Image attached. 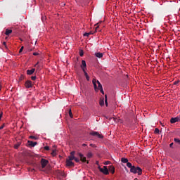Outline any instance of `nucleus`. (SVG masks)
<instances>
[{
  "mask_svg": "<svg viewBox=\"0 0 180 180\" xmlns=\"http://www.w3.org/2000/svg\"><path fill=\"white\" fill-rule=\"evenodd\" d=\"M179 122H180V115L179 116Z\"/></svg>",
  "mask_w": 180,
  "mask_h": 180,
  "instance_id": "obj_54",
  "label": "nucleus"
},
{
  "mask_svg": "<svg viewBox=\"0 0 180 180\" xmlns=\"http://www.w3.org/2000/svg\"><path fill=\"white\" fill-rule=\"evenodd\" d=\"M176 122H179V117L177 116L176 117H172L170 120V123L174 124V123H176Z\"/></svg>",
  "mask_w": 180,
  "mask_h": 180,
  "instance_id": "obj_8",
  "label": "nucleus"
},
{
  "mask_svg": "<svg viewBox=\"0 0 180 180\" xmlns=\"http://www.w3.org/2000/svg\"><path fill=\"white\" fill-rule=\"evenodd\" d=\"M130 172L132 174H138V175H141V174H143V169L139 167L133 166V167L130 169Z\"/></svg>",
  "mask_w": 180,
  "mask_h": 180,
  "instance_id": "obj_1",
  "label": "nucleus"
},
{
  "mask_svg": "<svg viewBox=\"0 0 180 180\" xmlns=\"http://www.w3.org/2000/svg\"><path fill=\"white\" fill-rule=\"evenodd\" d=\"M174 146V143H172L169 144V147L172 148V146Z\"/></svg>",
  "mask_w": 180,
  "mask_h": 180,
  "instance_id": "obj_45",
  "label": "nucleus"
},
{
  "mask_svg": "<svg viewBox=\"0 0 180 180\" xmlns=\"http://www.w3.org/2000/svg\"><path fill=\"white\" fill-rule=\"evenodd\" d=\"M25 86L27 89L32 88L33 86V84L32 83V81L27 80L25 83Z\"/></svg>",
  "mask_w": 180,
  "mask_h": 180,
  "instance_id": "obj_7",
  "label": "nucleus"
},
{
  "mask_svg": "<svg viewBox=\"0 0 180 180\" xmlns=\"http://www.w3.org/2000/svg\"><path fill=\"white\" fill-rule=\"evenodd\" d=\"M30 139H34V140H36V136H30Z\"/></svg>",
  "mask_w": 180,
  "mask_h": 180,
  "instance_id": "obj_39",
  "label": "nucleus"
},
{
  "mask_svg": "<svg viewBox=\"0 0 180 180\" xmlns=\"http://www.w3.org/2000/svg\"><path fill=\"white\" fill-rule=\"evenodd\" d=\"M105 105V100L103 98L100 100V106H103Z\"/></svg>",
  "mask_w": 180,
  "mask_h": 180,
  "instance_id": "obj_23",
  "label": "nucleus"
},
{
  "mask_svg": "<svg viewBox=\"0 0 180 180\" xmlns=\"http://www.w3.org/2000/svg\"><path fill=\"white\" fill-rule=\"evenodd\" d=\"M31 79H32V81H35V79H36V76H32V77H31Z\"/></svg>",
  "mask_w": 180,
  "mask_h": 180,
  "instance_id": "obj_37",
  "label": "nucleus"
},
{
  "mask_svg": "<svg viewBox=\"0 0 180 180\" xmlns=\"http://www.w3.org/2000/svg\"><path fill=\"white\" fill-rule=\"evenodd\" d=\"M20 144H22V142H18L14 145V148H15V150H18L19 147H20Z\"/></svg>",
  "mask_w": 180,
  "mask_h": 180,
  "instance_id": "obj_15",
  "label": "nucleus"
},
{
  "mask_svg": "<svg viewBox=\"0 0 180 180\" xmlns=\"http://www.w3.org/2000/svg\"><path fill=\"white\" fill-rule=\"evenodd\" d=\"M89 134L90 136H94V137H97L98 139H103V135L98 131H91Z\"/></svg>",
  "mask_w": 180,
  "mask_h": 180,
  "instance_id": "obj_4",
  "label": "nucleus"
},
{
  "mask_svg": "<svg viewBox=\"0 0 180 180\" xmlns=\"http://www.w3.org/2000/svg\"><path fill=\"white\" fill-rule=\"evenodd\" d=\"M86 68V62L85 60H82L81 68Z\"/></svg>",
  "mask_w": 180,
  "mask_h": 180,
  "instance_id": "obj_17",
  "label": "nucleus"
},
{
  "mask_svg": "<svg viewBox=\"0 0 180 180\" xmlns=\"http://www.w3.org/2000/svg\"><path fill=\"white\" fill-rule=\"evenodd\" d=\"M84 76H85V77H88V76H89V75H88V73H87L86 72H84Z\"/></svg>",
  "mask_w": 180,
  "mask_h": 180,
  "instance_id": "obj_44",
  "label": "nucleus"
},
{
  "mask_svg": "<svg viewBox=\"0 0 180 180\" xmlns=\"http://www.w3.org/2000/svg\"><path fill=\"white\" fill-rule=\"evenodd\" d=\"M82 146H83V147H86V143H83V144H82Z\"/></svg>",
  "mask_w": 180,
  "mask_h": 180,
  "instance_id": "obj_48",
  "label": "nucleus"
},
{
  "mask_svg": "<svg viewBox=\"0 0 180 180\" xmlns=\"http://www.w3.org/2000/svg\"><path fill=\"white\" fill-rule=\"evenodd\" d=\"M2 112L1 113H0V120H1V119H2Z\"/></svg>",
  "mask_w": 180,
  "mask_h": 180,
  "instance_id": "obj_46",
  "label": "nucleus"
},
{
  "mask_svg": "<svg viewBox=\"0 0 180 180\" xmlns=\"http://www.w3.org/2000/svg\"><path fill=\"white\" fill-rule=\"evenodd\" d=\"M99 90H100V92H101V94L103 95H105V91H103V89H100Z\"/></svg>",
  "mask_w": 180,
  "mask_h": 180,
  "instance_id": "obj_30",
  "label": "nucleus"
},
{
  "mask_svg": "<svg viewBox=\"0 0 180 180\" xmlns=\"http://www.w3.org/2000/svg\"><path fill=\"white\" fill-rule=\"evenodd\" d=\"M23 49H24V47L22 46V47L20 49L19 53H22V52L23 51Z\"/></svg>",
  "mask_w": 180,
  "mask_h": 180,
  "instance_id": "obj_41",
  "label": "nucleus"
},
{
  "mask_svg": "<svg viewBox=\"0 0 180 180\" xmlns=\"http://www.w3.org/2000/svg\"><path fill=\"white\" fill-rule=\"evenodd\" d=\"M91 34H94V33L92 32H86L84 34V36L88 37Z\"/></svg>",
  "mask_w": 180,
  "mask_h": 180,
  "instance_id": "obj_21",
  "label": "nucleus"
},
{
  "mask_svg": "<svg viewBox=\"0 0 180 180\" xmlns=\"http://www.w3.org/2000/svg\"><path fill=\"white\" fill-rule=\"evenodd\" d=\"M105 105L108 106V95H105Z\"/></svg>",
  "mask_w": 180,
  "mask_h": 180,
  "instance_id": "obj_26",
  "label": "nucleus"
},
{
  "mask_svg": "<svg viewBox=\"0 0 180 180\" xmlns=\"http://www.w3.org/2000/svg\"><path fill=\"white\" fill-rule=\"evenodd\" d=\"M51 155H53V157H56V155H57V150L56 149H53L52 150Z\"/></svg>",
  "mask_w": 180,
  "mask_h": 180,
  "instance_id": "obj_18",
  "label": "nucleus"
},
{
  "mask_svg": "<svg viewBox=\"0 0 180 180\" xmlns=\"http://www.w3.org/2000/svg\"><path fill=\"white\" fill-rule=\"evenodd\" d=\"M174 143H176V144H179L180 146V139H179L174 138Z\"/></svg>",
  "mask_w": 180,
  "mask_h": 180,
  "instance_id": "obj_20",
  "label": "nucleus"
},
{
  "mask_svg": "<svg viewBox=\"0 0 180 180\" xmlns=\"http://www.w3.org/2000/svg\"><path fill=\"white\" fill-rule=\"evenodd\" d=\"M96 165H99V162H98V161H96Z\"/></svg>",
  "mask_w": 180,
  "mask_h": 180,
  "instance_id": "obj_50",
  "label": "nucleus"
},
{
  "mask_svg": "<svg viewBox=\"0 0 180 180\" xmlns=\"http://www.w3.org/2000/svg\"><path fill=\"white\" fill-rule=\"evenodd\" d=\"M34 71H36L35 68H32L31 70H27V75H32V74L34 73Z\"/></svg>",
  "mask_w": 180,
  "mask_h": 180,
  "instance_id": "obj_10",
  "label": "nucleus"
},
{
  "mask_svg": "<svg viewBox=\"0 0 180 180\" xmlns=\"http://www.w3.org/2000/svg\"><path fill=\"white\" fill-rule=\"evenodd\" d=\"M2 89V86L0 85V91Z\"/></svg>",
  "mask_w": 180,
  "mask_h": 180,
  "instance_id": "obj_52",
  "label": "nucleus"
},
{
  "mask_svg": "<svg viewBox=\"0 0 180 180\" xmlns=\"http://www.w3.org/2000/svg\"><path fill=\"white\" fill-rule=\"evenodd\" d=\"M179 84V80L175 81V82H174V85H178Z\"/></svg>",
  "mask_w": 180,
  "mask_h": 180,
  "instance_id": "obj_33",
  "label": "nucleus"
},
{
  "mask_svg": "<svg viewBox=\"0 0 180 180\" xmlns=\"http://www.w3.org/2000/svg\"><path fill=\"white\" fill-rule=\"evenodd\" d=\"M90 146H91V147H95V145H94V144L91 143V144H90Z\"/></svg>",
  "mask_w": 180,
  "mask_h": 180,
  "instance_id": "obj_47",
  "label": "nucleus"
},
{
  "mask_svg": "<svg viewBox=\"0 0 180 180\" xmlns=\"http://www.w3.org/2000/svg\"><path fill=\"white\" fill-rule=\"evenodd\" d=\"M108 170L110 171V172H111V174H115V166H109Z\"/></svg>",
  "mask_w": 180,
  "mask_h": 180,
  "instance_id": "obj_12",
  "label": "nucleus"
},
{
  "mask_svg": "<svg viewBox=\"0 0 180 180\" xmlns=\"http://www.w3.org/2000/svg\"><path fill=\"white\" fill-rule=\"evenodd\" d=\"M75 162H79V159L78 158H75Z\"/></svg>",
  "mask_w": 180,
  "mask_h": 180,
  "instance_id": "obj_31",
  "label": "nucleus"
},
{
  "mask_svg": "<svg viewBox=\"0 0 180 180\" xmlns=\"http://www.w3.org/2000/svg\"><path fill=\"white\" fill-rule=\"evenodd\" d=\"M69 116L70 117L72 118V112L71 111V110H69Z\"/></svg>",
  "mask_w": 180,
  "mask_h": 180,
  "instance_id": "obj_29",
  "label": "nucleus"
},
{
  "mask_svg": "<svg viewBox=\"0 0 180 180\" xmlns=\"http://www.w3.org/2000/svg\"><path fill=\"white\" fill-rule=\"evenodd\" d=\"M96 57H98V58H102L103 57V53L101 52H98L95 53Z\"/></svg>",
  "mask_w": 180,
  "mask_h": 180,
  "instance_id": "obj_13",
  "label": "nucleus"
},
{
  "mask_svg": "<svg viewBox=\"0 0 180 180\" xmlns=\"http://www.w3.org/2000/svg\"><path fill=\"white\" fill-rule=\"evenodd\" d=\"M86 79L87 81H89V76H86Z\"/></svg>",
  "mask_w": 180,
  "mask_h": 180,
  "instance_id": "obj_43",
  "label": "nucleus"
},
{
  "mask_svg": "<svg viewBox=\"0 0 180 180\" xmlns=\"http://www.w3.org/2000/svg\"><path fill=\"white\" fill-rule=\"evenodd\" d=\"M92 156L93 155H92V153L91 152H89L86 155L87 158H92Z\"/></svg>",
  "mask_w": 180,
  "mask_h": 180,
  "instance_id": "obj_25",
  "label": "nucleus"
},
{
  "mask_svg": "<svg viewBox=\"0 0 180 180\" xmlns=\"http://www.w3.org/2000/svg\"><path fill=\"white\" fill-rule=\"evenodd\" d=\"M40 53H37V52H34L33 53V56H39Z\"/></svg>",
  "mask_w": 180,
  "mask_h": 180,
  "instance_id": "obj_36",
  "label": "nucleus"
},
{
  "mask_svg": "<svg viewBox=\"0 0 180 180\" xmlns=\"http://www.w3.org/2000/svg\"><path fill=\"white\" fill-rule=\"evenodd\" d=\"M101 22H98L97 24H96L94 26H96V30L95 32H98V29H99V25Z\"/></svg>",
  "mask_w": 180,
  "mask_h": 180,
  "instance_id": "obj_24",
  "label": "nucleus"
},
{
  "mask_svg": "<svg viewBox=\"0 0 180 180\" xmlns=\"http://www.w3.org/2000/svg\"><path fill=\"white\" fill-rule=\"evenodd\" d=\"M53 147H56V146H53Z\"/></svg>",
  "mask_w": 180,
  "mask_h": 180,
  "instance_id": "obj_55",
  "label": "nucleus"
},
{
  "mask_svg": "<svg viewBox=\"0 0 180 180\" xmlns=\"http://www.w3.org/2000/svg\"><path fill=\"white\" fill-rule=\"evenodd\" d=\"M155 134H158V133H160V129L158 128H155Z\"/></svg>",
  "mask_w": 180,
  "mask_h": 180,
  "instance_id": "obj_27",
  "label": "nucleus"
},
{
  "mask_svg": "<svg viewBox=\"0 0 180 180\" xmlns=\"http://www.w3.org/2000/svg\"><path fill=\"white\" fill-rule=\"evenodd\" d=\"M29 146H31V147H34L35 146H37V142H33L32 141H28Z\"/></svg>",
  "mask_w": 180,
  "mask_h": 180,
  "instance_id": "obj_11",
  "label": "nucleus"
},
{
  "mask_svg": "<svg viewBox=\"0 0 180 180\" xmlns=\"http://www.w3.org/2000/svg\"><path fill=\"white\" fill-rule=\"evenodd\" d=\"M60 175H62L63 176V178H65V173H61Z\"/></svg>",
  "mask_w": 180,
  "mask_h": 180,
  "instance_id": "obj_42",
  "label": "nucleus"
},
{
  "mask_svg": "<svg viewBox=\"0 0 180 180\" xmlns=\"http://www.w3.org/2000/svg\"><path fill=\"white\" fill-rule=\"evenodd\" d=\"M92 82H93V85L94 86L95 91H96L98 89H98H103L102 87V84H101V82L98 80H96V79H93ZM96 83L98 84V86H96Z\"/></svg>",
  "mask_w": 180,
  "mask_h": 180,
  "instance_id": "obj_2",
  "label": "nucleus"
},
{
  "mask_svg": "<svg viewBox=\"0 0 180 180\" xmlns=\"http://www.w3.org/2000/svg\"><path fill=\"white\" fill-rule=\"evenodd\" d=\"M3 44L5 46V47H6V42H4Z\"/></svg>",
  "mask_w": 180,
  "mask_h": 180,
  "instance_id": "obj_49",
  "label": "nucleus"
},
{
  "mask_svg": "<svg viewBox=\"0 0 180 180\" xmlns=\"http://www.w3.org/2000/svg\"><path fill=\"white\" fill-rule=\"evenodd\" d=\"M75 156L72 155H70V156H68V159L70 161H72L73 160H75Z\"/></svg>",
  "mask_w": 180,
  "mask_h": 180,
  "instance_id": "obj_19",
  "label": "nucleus"
},
{
  "mask_svg": "<svg viewBox=\"0 0 180 180\" xmlns=\"http://www.w3.org/2000/svg\"><path fill=\"white\" fill-rule=\"evenodd\" d=\"M121 162H123L124 164H127V162H129V159L125 158H122Z\"/></svg>",
  "mask_w": 180,
  "mask_h": 180,
  "instance_id": "obj_14",
  "label": "nucleus"
},
{
  "mask_svg": "<svg viewBox=\"0 0 180 180\" xmlns=\"http://www.w3.org/2000/svg\"><path fill=\"white\" fill-rule=\"evenodd\" d=\"M79 56L80 57H82L84 56V51L82 50L79 51Z\"/></svg>",
  "mask_w": 180,
  "mask_h": 180,
  "instance_id": "obj_28",
  "label": "nucleus"
},
{
  "mask_svg": "<svg viewBox=\"0 0 180 180\" xmlns=\"http://www.w3.org/2000/svg\"><path fill=\"white\" fill-rule=\"evenodd\" d=\"M70 155L75 156V151H72V152L70 153Z\"/></svg>",
  "mask_w": 180,
  "mask_h": 180,
  "instance_id": "obj_40",
  "label": "nucleus"
},
{
  "mask_svg": "<svg viewBox=\"0 0 180 180\" xmlns=\"http://www.w3.org/2000/svg\"><path fill=\"white\" fill-rule=\"evenodd\" d=\"M127 167H128V168H130V169H131V168H133V167H134V166H133V165H131V163L128 162L127 163Z\"/></svg>",
  "mask_w": 180,
  "mask_h": 180,
  "instance_id": "obj_22",
  "label": "nucleus"
},
{
  "mask_svg": "<svg viewBox=\"0 0 180 180\" xmlns=\"http://www.w3.org/2000/svg\"><path fill=\"white\" fill-rule=\"evenodd\" d=\"M49 164V160L46 159H41V168H45V167Z\"/></svg>",
  "mask_w": 180,
  "mask_h": 180,
  "instance_id": "obj_6",
  "label": "nucleus"
},
{
  "mask_svg": "<svg viewBox=\"0 0 180 180\" xmlns=\"http://www.w3.org/2000/svg\"><path fill=\"white\" fill-rule=\"evenodd\" d=\"M33 171H34V169H31V172H33Z\"/></svg>",
  "mask_w": 180,
  "mask_h": 180,
  "instance_id": "obj_53",
  "label": "nucleus"
},
{
  "mask_svg": "<svg viewBox=\"0 0 180 180\" xmlns=\"http://www.w3.org/2000/svg\"><path fill=\"white\" fill-rule=\"evenodd\" d=\"M5 127V124H3L1 127H0V130H2V129H4Z\"/></svg>",
  "mask_w": 180,
  "mask_h": 180,
  "instance_id": "obj_38",
  "label": "nucleus"
},
{
  "mask_svg": "<svg viewBox=\"0 0 180 180\" xmlns=\"http://www.w3.org/2000/svg\"><path fill=\"white\" fill-rule=\"evenodd\" d=\"M77 155L79 157L80 161H82V162H86V164H89V161H86V157L84 156V154L79 153H77Z\"/></svg>",
  "mask_w": 180,
  "mask_h": 180,
  "instance_id": "obj_5",
  "label": "nucleus"
},
{
  "mask_svg": "<svg viewBox=\"0 0 180 180\" xmlns=\"http://www.w3.org/2000/svg\"><path fill=\"white\" fill-rule=\"evenodd\" d=\"M66 165L67 167H74L75 164L72 160H66Z\"/></svg>",
  "mask_w": 180,
  "mask_h": 180,
  "instance_id": "obj_9",
  "label": "nucleus"
},
{
  "mask_svg": "<svg viewBox=\"0 0 180 180\" xmlns=\"http://www.w3.org/2000/svg\"><path fill=\"white\" fill-rule=\"evenodd\" d=\"M11 33H12V30H9V29H6V30L5 34L6 36H9L11 34Z\"/></svg>",
  "mask_w": 180,
  "mask_h": 180,
  "instance_id": "obj_16",
  "label": "nucleus"
},
{
  "mask_svg": "<svg viewBox=\"0 0 180 180\" xmlns=\"http://www.w3.org/2000/svg\"><path fill=\"white\" fill-rule=\"evenodd\" d=\"M83 72H86V68H82Z\"/></svg>",
  "mask_w": 180,
  "mask_h": 180,
  "instance_id": "obj_32",
  "label": "nucleus"
},
{
  "mask_svg": "<svg viewBox=\"0 0 180 180\" xmlns=\"http://www.w3.org/2000/svg\"><path fill=\"white\" fill-rule=\"evenodd\" d=\"M37 65H39V63H37L35 65V67H37Z\"/></svg>",
  "mask_w": 180,
  "mask_h": 180,
  "instance_id": "obj_51",
  "label": "nucleus"
},
{
  "mask_svg": "<svg viewBox=\"0 0 180 180\" xmlns=\"http://www.w3.org/2000/svg\"><path fill=\"white\" fill-rule=\"evenodd\" d=\"M98 169L100 172H102L104 175H109V169H108V167L103 166V168H102L101 166H98Z\"/></svg>",
  "mask_w": 180,
  "mask_h": 180,
  "instance_id": "obj_3",
  "label": "nucleus"
},
{
  "mask_svg": "<svg viewBox=\"0 0 180 180\" xmlns=\"http://www.w3.org/2000/svg\"><path fill=\"white\" fill-rule=\"evenodd\" d=\"M44 150H46V151H49V150H50V147H49V146H45V147H44Z\"/></svg>",
  "mask_w": 180,
  "mask_h": 180,
  "instance_id": "obj_34",
  "label": "nucleus"
},
{
  "mask_svg": "<svg viewBox=\"0 0 180 180\" xmlns=\"http://www.w3.org/2000/svg\"><path fill=\"white\" fill-rule=\"evenodd\" d=\"M109 164H110V161H106L104 163L105 165H109Z\"/></svg>",
  "mask_w": 180,
  "mask_h": 180,
  "instance_id": "obj_35",
  "label": "nucleus"
}]
</instances>
